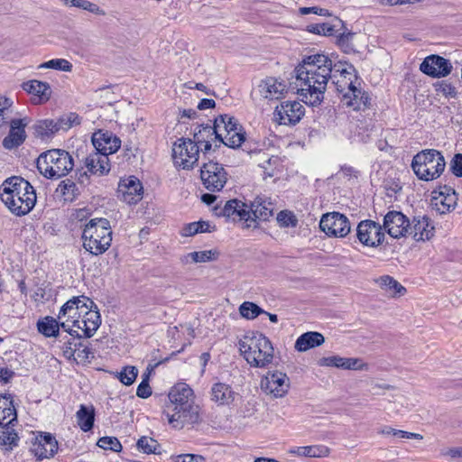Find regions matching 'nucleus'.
<instances>
[{
	"instance_id": "obj_1",
	"label": "nucleus",
	"mask_w": 462,
	"mask_h": 462,
	"mask_svg": "<svg viewBox=\"0 0 462 462\" xmlns=\"http://www.w3.org/2000/svg\"><path fill=\"white\" fill-rule=\"evenodd\" d=\"M332 72L333 60L328 56L316 53L305 57L294 69L301 101L311 106H319Z\"/></svg>"
},
{
	"instance_id": "obj_2",
	"label": "nucleus",
	"mask_w": 462,
	"mask_h": 462,
	"mask_svg": "<svg viewBox=\"0 0 462 462\" xmlns=\"http://www.w3.org/2000/svg\"><path fill=\"white\" fill-rule=\"evenodd\" d=\"M193 391L184 383H178L169 393V403L163 413L174 428L181 429L185 424L199 421V407L194 405Z\"/></svg>"
},
{
	"instance_id": "obj_3",
	"label": "nucleus",
	"mask_w": 462,
	"mask_h": 462,
	"mask_svg": "<svg viewBox=\"0 0 462 462\" xmlns=\"http://www.w3.org/2000/svg\"><path fill=\"white\" fill-rule=\"evenodd\" d=\"M329 79L335 85L347 106L355 110L365 109L369 105V97L360 88V81L353 65L343 61L333 62V72Z\"/></svg>"
},
{
	"instance_id": "obj_4",
	"label": "nucleus",
	"mask_w": 462,
	"mask_h": 462,
	"mask_svg": "<svg viewBox=\"0 0 462 462\" xmlns=\"http://www.w3.org/2000/svg\"><path fill=\"white\" fill-rule=\"evenodd\" d=\"M0 198L7 208L15 216L29 214L36 203V192L33 186L19 176L7 178L0 186Z\"/></svg>"
},
{
	"instance_id": "obj_5",
	"label": "nucleus",
	"mask_w": 462,
	"mask_h": 462,
	"mask_svg": "<svg viewBox=\"0 0 462 462\" xmlns=\"http://www.w3.org/2000/svg\"><path fill=\"white\" fill-rule=\"evenodd\" d=\"M238 347L241 356L252 367H267L272 364L274 357V348L272 342L262 333L250 332L245 334L239 340Z\"/></svg>"
},
{
	"instance_id": "obj_6",
	"label": "nucleus",
	"mask_w": 462,
	"mask_h": 462,
	"mask_svg": "<svg viewBox=\"0 0 462 462\" xmlns=\"http://www.w3.org/2000/svg\"><path fill=\"white\" fill-rule=\"evenodd\" d=\"M83 247L94 255L104 254L111 245L112 230L106 218H93L82 233Z\"/></svg>"
},
{
	"instance_id": "obj_7",
	"label": "nucleus",
	"mask_w": 462,
	"mask_h": 462,
	"mask_svg": "<svg viewBox=\"0 0 462 462\" xmlns=\"http://www.w3.org/2000/svg\"><path fill=\"white\" fill-rule=\"evenodd\" d=\"M411 168L420 180L430 181L440 177L446 168V161L439 151L426 149L413 157Z\"/></svg>"
},
{
	"instance_id": "obj_8",
	"label": "nucleus",
	"mask_w": 462,
	"mask_h": 462,
	"mask_svg": "<svg viewBox=\"0 0 462 462\" xmlns=\"http://www.w3.org/2000/svg\"><path fill=\"white\" fill-rule=\"evenodd\" d=\"M74 167L71 155L60 149L42 153L37 160L39 171L48 179H59L66 176Z\"/></svg>"
},
{
	"instance_id": "obj_9",
	"label": "nucleus",
	"mask_w": 462,
	"mask_h": 462,
	"mask_svg": "<svg viewBox=\"0 0 462 462\" xmlns=\"http://www.w3.org/2000/svg\"><path fill=\"white\" fill-rule=\"evenodd\" d=\"M94 305V302L85 296L73 297L69 300L60 309L58 319L60 320V327L70 336H74L76 320H80L88 309V304Z\"/></svg>"
},
{
	"instance_id": "obj_10",
	"label": "nucleus",
	"mask_w": 462,
	"mask_h": 462,
	"mask_svg": "<svg viewBox=\"0 0 462 462\" xmlns=\"http://www.w3.org/2000/svg\"><path fill=\"white\" fill-rule=\"evenodd\" d=\"M199 158V148L190 138H180L172 147L175 166L183 170L193 169Z\"/></svg>"
},
{
	"instance_id": "obj_11",
	"label": "nucleus",
	"mask_w": 462,
	"mask_h": 462,
	"mask_svg": "<svg viewBox=\"0 0 462 462\" xmlns=\"http://www.w3.org/2000/svg\"><path fill=\"white\" fill-rule=\"evenodd\" d=\"M200 168V179L204 187L211 191H220L228 180V174L223 164L214 162L209 157Z\"/></svg>"
},
{
	"instance_id": "obj_12",
	"label": "nucleus",
	"mask_w": 462,
	"mask_h": 462,
	"mask_svg": "<svg viewBox=\"0 0 462 462\" xmlns=\"http://www.w3.org/2000/svg\"><path fill=\"white\" fill-rule=\"evenodd\" d=\"M356 237L363 245L375 248L383 243L385 234L380 223L365 219L357 225Z\"/></svg>"
},
{
	"instance_id": "obj_13",
	"label": "nucleus",
	"mask_w": 462,
	"mask_h": 462,
	"mask_svg": "<svg viewBox=\"0 0 462 462\" xmlns=\"http://www.w3.org/2000/svg\"><path fill=\"white\" fill-rule=\"evenodd\" d=\"M319 227L328 236L335 237H345L351 230L348 218L339 212L324 214Z\"/></svg>"
},
{
	"instance_id": "obj_14",
	"label": "nucleus",
	"mask_w": 462,
	"mask_h": 462,
	"mask_svg": "<svg viewBox=\"0 0 462 462\" xmlns=\"http://www.w3.org/2000/svg\"><path fill=\"white\" fill-rule=\"evenodd\" d=\"M262 390L274 398H282L289 391L290 379L285 373L268 372L261 381Z\"/></svg>"
},
{
	"instance_id": "obj_15",
	"label": "nucleus",
	"mask_w": 462,
	"mask_h": 462,
	"mask_svg": "<svg viewBox=\"0 0 462 462\" xmlns=\"http://www.w3.org/2000/svg\"><path fill=\"white\" fill-rule=\"evenodd\" d=\"M420 69L431 78L440 79L449 75L453 66L449 60L432 54L423 60L420 65Z\"/></svg>"
},
{
	"instance_id": "obj_16",
	"label": "nucleus",
	"mask_w": 462,
	"mask_h": 462,
	"mask_svg": "<svg viewBox=\"0 0 462 462\" xmlns=\"http://www.w3.org/2000/svg\"><path fill=\"white\" fill-rule=\"evenodd\" d=\"M383 230L393 238L407 236L409 219L400 211H389L383 217Z\"/></svg>"
},
{
	"instance_id": "obj_17",
	"label": "nucleus",
	"mask_w": 462,
	"mask_h": 462,
	"mask_svg": "<svg viewBox=\"0 0 462 462\" xmlns=\"http://www.w3.org/2000/svg\"><path fill=\"white\" fill-rule=\"evenodd\" d=\"M92 306L88 303L81 319L76 320L77 329H75L74 335L79 338L82 337H91L101 324L100 314L97 310H93Z\"/></svg>"
},
{
	"instance_id": "obj_18",
	"label": "nucleus",
	"mask_w": 462,
	"mask_h": 462,
	"mask_svg": "<svg viewBox=\"0 0 462 462\" xmlns=\"http://www.w3.org/2000/svg\"><path fill=\"white\" fill-rule=\"evenodd\" d=\"M304 115L303 106L297 102H283L277 106L274 111L275 120L280 125H295Z\"/></svg>"
},
{
	"instance_id": "obj_19",
	"label": "nucleus",
	"mask_w": 462,
	"mask_h": 462,
	"mask_svg": "<svg viewBox=\"0 0 462 462\" xmlns=\"http://www.w3.org/2000/svg\"><path fill=\"white\" fill-rule=\"evenodd\" d=\"M58 441L55 437L48 432L41 433L36 438L31 448L32 452L38 459L52 457L58 451Z\"/></svg>"
},
{
	"instance_id": "obj_20",
	"label": "nucleus",
	"mask_w": 462,
	"mask_h": 462,
	"mask_svg": "<svg viewBox=\"0 0 462 462\" xmlns=\"http://www.w3.org/2000/svg\"><path fill=\"white\" fill-rule=\"evenodd\" d=\"M258 88L260 95L269 100H279L282 98L287 92L285 81L275 77H267L263 79Z\"/></svg>"
},
{
	"instance_id": "obj_21",
	"label": "nucleus",
	"mask_w": 462,
	"mask_h": 462,
	"mask_svg": "<svg viewBox=\"0 0 462 462\" xmlns=\"http://www.w3.org/2000/svg\"><path fill=\"white\" fill-rule=\"evenodd\" d=\"M407 229V236H411L416 241L430 240L434 235V226L426 216L413 217L411 222L409 221Z\"/></svg>"
},
{
	"instance_id": "obj_22",
	"label": "nucleus",
	"mask_w": 462,
	"mask_h": 462,
	"mask_svg": "<svg viewBox=\"0 0 462 462\" xmlns=\"http://www.w3.org/2000/svg\"><path fill=\"white\" fill-rule=\"evenodd\" d=\"M433 201L437 210L440 214H445L455 208L457 201L456 190L449 186H440L433 191Z\"/></svg>"
},
{
	"instance_id": "obj_23",
	"label": "nucleus",
	"mask_w": 462,
	"mask_h": 462,
	"mask_svg": "<svg viewBox=\"0 0 462 462\" xmlns=\"http://www.w3.org/2000/svg\"><path fill=\"white\" fill-rule=\"evenodd\" d=\"M192 143H195L197 146L204 144V149L202 150V153L204 157H207L208 154L210 153L212 150L213 143H217L218 137H217V131L215 126H211L209 125H198L193 134Z\"/></svg>"
},
{
	"instance_id": "obj_24",
	"label": "nucleus",
	"mask_w": 462,
	"mask_h": 462,
	"mask_svg": "<svg viewBox=\"0 0 462 462\" xmlns=\"http://www.w3.org/2000/svg\"><path fill=\"white\" fill-rule=\"evenodd\" d=\"M27 124L26 118L12 119L10 121V132L3 140V146L5 149L12 150L24 142L26 138L24 128Z\"/></svg>"
},
{
	"instance_id": "obj_25",
	"label": "nucleus",
	"mask_w": 462,
	"mask_h": 462,
	"mask_svg": "<svg viewBox=\"0 0 462 462\" xmlns=\"http://www.w3.org/2000/svg\"><path fill=\"white\" fill-rule=\"evenodd\" d=\"M118 193L127 204H135L143 198V186L138 179L131 177L119 183Z\"/></svg>"
},
{
	"instance_id": "obj_26",
	"label": "nucleus",
	"mask_w": 462,
	"mask_h": 462,
	"mask_svg": "<svg viewBox=\"0 0 462 462\" xmlns=\"http://www.w3.org/2000/svg\"><path fill=\"white\" fill-rule=\"evenodd\" d=\"M92 143L97 152L108 157L120 148L121 141L111 134L98 132L93 134Z\"/></svg>"
},
{
	"instance_id": "obj_27",
	"label": "nucleus",
	"mask_w": 462,
	"mask_h": 462,
	"mask_svg": "<svg viewBox=\"0 0 462 462\" xmlns=\"http://www.w3.org/2000/svg\"><path fill=\"white\" fill-rule=\"evenodd\" d=\"M220 214L227 218H232L234 221L245 220L248 222L251 218L248 206L236 199L226 201Z\"/></svg>"
},
{
	"instance_id": "obj_28",
	"label": "nucleus",
	"mask_w": 462,
	"mask_h": 462,
	"mask_svg": "<svg viewBox=\"0 0 462 462\" xmlns=\"http://www.w3.org/2000/svg\"><path fill=\"white\" fill-rule=\"evenodd\" d=\"M274 207L269 198H256L251 204L249 211L251 218L249 221L255 222L256 219L266 221L273 215Z\"/></svg>"
},
{
	"instance_id": "obj_29",
	"label": "nucleus",
	"mask_w": 462,
	"mask_h": 462,
	"mask_svg": "<svg viewBox=\"0 0 462 462\" xmlns=\"http://www.w3.org/2000/svg\"><path fill=\"white\" fill-rule=\"evenodd\" d=\"M88 172L93 175H104L110 171L109 159L104 153L95 151L85 159Z\"/></svg>"
},
{
	"instance_id": "obj_30",
	"label": "nucleus",
	"mask_w": 462,
	"mask_h": 462,
	"mask_svg": "<svg viewBox=\"0 0 462 462\" xmlns=\"http://www.w3.org/2000/svg\"><path fill=\"white\" fill-rule=\"evenodd\" d=\"M22 88L24 91L38 97V103H45L51 97V88L49 83L36 79L23 82Z\"/></svg>"
},
{
	"instance_id": "obj_31",
	"label": "nucleus",
	"mask_w": 462,
	"mask_h": 462,
	"mask_svg": "<svg viewBox=\"0 0 462 462\" xmlns=\"http://www.w3.org/2000/svg\"><path fill=\"white\" fill-rule=\"evenodd\" d=\"M325 342L324 336L316 331H309L300 335L294 345V347L299 352H306L310 348H314L323 345Z\"/></svg>"
},
{
	"instance_id": "obj_32",
	"label": "nucleus",
	"mask_w": 462,
	"mask_h": 462,
	"mask_svg": "<svg viewBox=\"0 0 462 462\" xmlns=\"http://www.w3.org/2000/svg\"><path fill=\"white\" fill-rule=\"evenodd\" d=\"M211 395L214 402L221 405H228L234 402L236 393L232 390L230 385L217 383L212 386Z\"/></svg>"
},
{
	"instance_id": "obj_33",
	"label": "nucleus",
	"mask_w": 462,
	"mask_h": 462,
	"mask_svg": "<svg viewBox=\"0 0 462 462\" xmlns=\"http://www.w3.org/2000/svg\"><path fill=\"white\" fill-rule=\"evenodd\" d=\"M214 126L217 131V137L218 140H222V134L227 133V131H233L238 127H242L238 120L229 115H220L214 120Z\"/></svg>"
},
{
	"instance_id": "obj_34",
	"label": "nucleus",
	"mask_w": 462,
	"mask_h": 462,
	"mask_svg": "<svg viewBox=\"0 0 462 462\" xmlns=\"http://www.w3.org/2000/svg\"><path fill=\"white\" fill-rule=\"evenodd\" d=\"M77 421L79 428L87 432L93 428L95 420V409L92 405L86 406L81 404L76 413Z\"/></svg>"
},
{
	"instance_id": "obj_35",
	"label": "nucleus",
	"mask_w": 462,
	"mask_h": 462,
	"mask_svg": "<svg viewBox=\"0 0 462 462\" xmlns=\"http://www.w3.org/2000/svg\"><path fill=\"white\" fill-rule=\"evenodd\" d=\"M1 426L0 447H3L5 450L13 449L14 447L17 446L19 440L18 434L14 429V423Z\"/></svg>"
},
{
	"instance_id": "obj_36",
	"label": "nucleus",
	"mask_w": 462,
	"mask_h": 462,
	"mask_svg": "<svg viewBox=\"0 0 462 462\" xmlns=\"http://www.w3.org/2000/svg\"><path fill=\"white\" fill-rule=\"evenodd\" d=\"M221 139L217 140V143H223L229 148L237 149L245 141V131L243 126L238 127L233 131L222 134Z\"/></svg>"
},
{
	"instance_id": "obj_37",
	"label": "nucleus",
	"mask_w": 462,
	"mask_h": 462,
	"mask_svg": "<svg viewBox=\"0 0 462 462\" xmlns=\"http://www.w3.org/2000/svg\"><path fill=\"white\" fill-rule=\"evenodd\" d=\"M17 421L16 410L10 397L0 400V426L12 424Z\"/></svg>"
},
{
	"instance_id": "obj_38",
	"label": "nucleus",
	"mask_w": 462,
	"mask_h": 462,
	"mask_svg": "<svg viewBox=\"0 0 462 462\" xmlns=\"http://www.w3.org/2000/svg\"><path fill=\"white\" fill-rule=\"evenodd\" d=\"M299 457H326L329 455V448L323 445L298 447L290 451Z\"/></svg>"
},
{
	"instance_id": "obj_39",
	"label": "nucleus",
	"mask_w": 462,
	"mask_h": 462,
	"mask_svg": "<svg viewBox=\"0 0 462 462\" xmlns=\"http://www.w3.org/2000/svg\"><path fill=\"white\" fill-rule=\"evenodd\" d=\"M60 327V320H57L51 316L38 320L37 328L40 333L47 337H57Z\"/></svg>"
},
{
	"instance_id": "obj_40",
	"label": "nucleus",
	"mask_w": 462,
	"mask_h": 462,
	"mask_svg": "<svg viewBox=\"0 0 462 462\" xmlns=\"http://www.w3.org/2000/svg\"><path fill=\"white\" fill-rule=\"evenodd\" d=\"M35 130L38 133V134L42 136H49L50 134L57 133L61 129L59 119L57 121L47 119L40 121L36 125Z\"/></svg>"
},
{
	"instance_id": "obj_41",
	"label": "nucleus",
	"mask_w": 462,
	"mask_h": 462,
	"mask_svg": "<svg viewBox=\"0 0 462 462\" xmlns=\"http://www.w3.org/2000/svg\"><path fill=\"white\" fill-rule=\"evenodd\" d=\"M240 315L246 319H254L260 314L265 313V310L251 301H245L239 307Z\"/></svg>"
},
{
	"instance_id": "obj_42",
	"label": "nucleus",
	"mask_w": 462,
	"mask_h": 462,
	"mask_svg": "<svg viewBox=\"0 0 462 462\" xmlns=\"http://www.w3.org/2000/svg\"><path fill=\"white\" fill-rule=\"evenodd\" d=\"M137 448L146 454H158L160 453V445L154 439L143 436L137 441Z\"/></svg>"
},
{
	"instance_id": "obj_43",
	"label": "nucleus",
	"mask_w": 462,
	"mask_h": 462,
	"mask_svg": "<svg viewBox=\"0 0 462 462\" xmlns=\"http://www.w3.org/2000/svg\"><path fill=\"white\" fill-rule=\"evenodd\" d=\"M72 64L65 59H53L43 62L38 66V69H52L60 71L70 72Z\"/></svg>"
},
{
	"instance_id": "obj_44",
	"label": "nucleus",
	"mask_w": 462,
	"mask_h": 462,
	"mask_svg": "<svg viewBox=\"0 0 462 462\" xmlns=\"http://www.w3.org/2000/svg\"><path fill=\"white\" fill-rule=\"evenodd\" d=\"M276 220L281 227H295L298 225L297 217L290 210L280 211Z\"/></svg>"
},
{
	"instance_id": "obj_45",
	"label": "nucleus",
	"mask_w": 462,
	"mask_h": 462,
	"mask_svg": "<svg viewBox=\"0 0 462 462\" xmlns=\"http://www.w3.org/2000/svg\"><path fill=\"white\" fill-rule=\"evenodd\" d=\"M138 375V370L135 366L127 365L118 374V379L125 385H131Z\"/></svg>"
},
{
	"instance_id": "obj_46",
	"label": "nucleus",
	"mask_w": 462,
	"mask_h": 462,
	"mask_svg": "<svg viewBox=\"0 0 462 462\" xmlns=\"http://www.w3.org/2000/svg\"><path fill=\"white\" fill-rule=\"evenodd\" d=\"M434 87L438 95H442L448 98H454L457 97L456 88L447 80L437 82Z\"/></svg>"
},
{
	"instance_id": "obj_47",
	"label": "nucleus",
	"mask_w": 462,
	"mask_h": 462,
	"mask_svg": "<svg viewBox=\"0 0 462 462\" xmlns=\"http://www.w3.org/2000/svg\"><path fill=\"white\" fill-rule=\"evenodd\" d=\"M13 101L5 97H0V126L8 123Z\"/></svg>"
},
{
	"instance_id": "obj_48",
	"label": "nucleus",
	"mask_w": 462,
	"mask_h": 462,
	"mask_svg": "<svg viewBox=\"0 0 462 462\" xmlns=\"http://www.w3.org/2000/svg\"><path fill=\"white\" fill-rule=\"evenodd\" d=\"M307 29L310 32L324 36H331L335 33V26L326 23L310 24Z\"/></svg>"
},
{
	"instance_id": "obj_49",
	"label": "nucleus",
	"mask_w": 462,
	"mask_h": 462,
	"mask_svg": "<svg viewBox=\"0 0 462 462\" xmlns=\"http://www.w3.org/2000/svg\"><path fill=\"white\" fill-rule=\"evenodd\" d=\"M379 282L382 287L393 290L395 293L403 294L406 291V289L401 283L389 275L382 276Z\"/></svg>"
},
{
	"instance_id": "obj_50",
	"label": "nucleus",
	"mask_w": 462,
	"mask_h": 462,
	"mask_svg": "<svg viewBox=\"0 0 462 462\" xmlns=\"http://www.w3.org/2000/svg\"><path fill=\"white\" fill-rule=\"evenodd\" d=\"M97 446L115 452H119L122 449V445L116 437H102L98 439Z\"/></svg>"
},
{
	"instance_id": "obj_51",
	"label": "nucleus",
	"mask_w": 462,
	"mask_h": 462,
	"mask_svg": "<svg viewBox=\"0 0 462 462\" xmlns=\"http://www.w3.org/2000/svg\"><path fill=\"white\" fill-rule=\"evenodd\" d=\"M368 365L360 358L343 357L342 367L344 370H367Z\"/></svg>"
},
{
	"instance_id": "obj_52",
	"label": "nucleus",
	"mask_w": 462,
	"mask_h": 462,
	"mask_svg": "<svg viewBox=\"0 0 462 462\" xmlns=\"http://www.w3.org/2000/svg\"><path fill=\"white\" fill-rule=\"evenodd\" d=\"M95 357L91 349L82 344H79L76 348V361L80 363H89Z\"/></svg>"
},
{
	"instance_id": "obj_53",
	"label": "nucleus",
	"mask_w": 462,
	"mask_h": 462,
	"mask_svg": "<svg viewBox=\"0 0 462 462\" xmlns=\"http://www.w3.org/2000/svg\"><path fill=\"white\" fill-rule=\"evenodd\" d=\"M216 255H217V253L216 251L205 250V251L192 252L191 258L193 259L195 263H207V262H210V261L216 259Z\"/></svg>"
},
{
	"instance_id": "obj_54",
	"label": "nucleus",
	"mask_w": 462,
	"mask_h": 462,
	"mask_svg": "<svg viewBox=\"0 0 462 462\" xmlns=\"http://www.w3.org/2000/svg\"><path fill=\"white\" fill-rule=\"evenodd\" d=\"M61 130H68L74 125H79L80 120L78 115L70 113L59 118Z\"/></svg>"
},
{
	"instance_id": "obj_55",
	"label": "nucleus",
	"mask_w": 462,
	"mask_h": 462,
	"mask_svg": "<svg viewBox=\"0 0 462 462\" xmlns=\"http://www.w3.org/2000/svg\"><path fill=\"white\" fill-rule=\"evenodd\" d=\"M343 357L339 356H331L327 357H322L318 361V365L319 366H327V367H342Z\"/></svg>"
},
{
	"instance_id": "obj_56",
	"label": "nucleus",
	"mask_w": 462,
	"mask_h": 462,
	"mask_svg": "<svg viewBox=\"0 0 462 462\" xmlns=\"http://www.w3.org/2000/svg\"><path fill=\"white\" fill-rule=\"evenodd\" d=\"M451 172L457 177H462V153L454 155L449 165Z\"/></svg>"
},
{
	"instance_id": "obj_57",
	"label": "nucleus",
	"mask_w": 462,
	"mask_h": 462,
	"mask_svg": "<svg viewBox=\"0 0 462 462\" xmlns=\"http://www.w3.org/2000/svg\"><path fill=\"white\" fill-rule=\"evenodd\" d=\"M136 395L140 398L146 399L152 395V388L148 383V376L143 379L136 390Z\"/></svg>"
},
{
	"instance_id": "obj_58",
	"label": "nucleus",
	"mask_w": 462,
	"mask_h": 462,
	"mask_svg": "<svg viewBox=\"0 0 462 462\" xmlns=\"http://www.w3.org/2000/svg\"><path fill=\"white\" fill-rule=\"evenodd\" d=\"M173 462H206L204 457L194 454H181L172 457Z\"/></svg>"
},
{
	"instance_id": "obj_59",
	"label": "nucleus",
	"mask_w": 462,
	"mask_h": 462,
	"mask_svg": "<svg viewBox=\"0 0 462 462\" xmlns=\"http://www.w3.org/2000/svg\"><path fill=\"white\" fill-rule=\"evenodd\" d=\"M299 13L301 15H306V14H318V15H320V16H329L330 15V13L328 12V9L320 8V7H318V6L300 7L299 9Z\"/></svg>"
},
{
	"instance_id": "obj_60",
	"label": "nucleus",
	"mask_w": 462,
	"mask_h": 462,
	"mask_svg": "<svg viewBox=\"0 0 462 462\" xmlns=\"http://www.w3.org/2000/svg\"><path fill=\"white\" fill-rule=\"evenodd\" d=\"M82 9L97 15L106 14V12L103 9H101L97 4H94L88 0H84Z\"/></svg>"
},
{
	"instance_id": "obj_61",
	"label": "nucleus",
	"mask_w": 462,
	"mask_h": 462,
	"mask_svg": "<svg viewBox=\"0 0 462 462\" xmlns=\"http://www.w3.org/2000/svg\"><path fill=\"white\" fill-rule=\"evenodd\" d=\"M198 233L199 232L197 222H192L185 225L180 231V235L182 236H192Z\"/></svg>"
},
{
	"instance_id": "obj_62",
	"label": "nucleus",
	"mask_w": 462,
	"mask_h": 462,
	"mask_svg": "<svg viewBox=\"0 0 462 462\" xmlns=\"http://www.w3.org/2000/svg\"><path fill=\"white\" fill-rule=\"evenodd\" d=\"M393 436L400 439H422V436L418 433L408 432L401 430H395L393 431Z\"/></svg>"
},
{
	"instance_id": "obj_63",
	"label": "nucleus",
	"mask_w": 462,
	"mask_h": 462,
	"mask_svg": "<svg viewBox=\"0 0 462 462\" xmlns=\"http://www.w3.org/2000/svg\"><path fill=\"white\" fill-rule=\"evenodd\" d=\"M279 162V158L278 157H271L269 158L263 165V169L264 170V173L269 176V177H273L274 175V171L272 170V171H269V168L267 165L271 166V165H275Z\"/></svg>"
},
{
	"instance_id": "obj_64",
	"label": "nucleus",
	"mask_w": 462,
	"mask_h": 462,
	"mask_svg": "<svg viewBox=\"0 0 462 462\" xmlns=\"http://www.w3.org/2000/svg\"><path fill=\"white\" fill-rule=\"evenodd\" d=\"M442 454L446 457H449L450 458H458L462 457V448H451L444 450Z\"/></svg>"
}]
</instances>
